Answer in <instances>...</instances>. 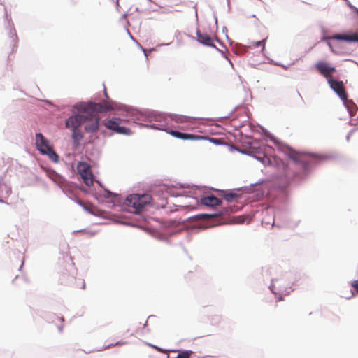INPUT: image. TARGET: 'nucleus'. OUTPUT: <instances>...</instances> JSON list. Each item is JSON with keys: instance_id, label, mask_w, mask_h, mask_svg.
I'll list each match as a JSON object with an SVG mask.
<instances>
[{"instance_id": "1", "label": "nucleus", "mask_w": 358, "mask_h": 358, "mask_svg": "<svg viewBox=\"0 0 358 358\" xmlns=\"http://www.w3.org/2000/svg\"><path fill=\"white\" fill-rule=\"evenodd\" d=\"M74 108L87 116L83 124L85 130L88 133L95 132L99 128L100 117L98 113L107 112L113 109L111 103L107 101L98 103L92 102L77 103Z\"/></svg>"}, {"instance_id": "2", "label": "nucleus", "mask_w": 358, "mask_h": 358, "mask_svg": "<svg viewBox=\"0 0 358 358\" xmlns=\"http://www.w3.org/2000/svg\"><path fill=\"white\" fill-rule=\"evenodd\" d=\"M151 201V196L148 194H133L129 195L124 205L127 207L128 211L133 213H138Z\"/></svg>"}, {"instance_id": "3", "label": "nucleus", "mask_w": 358, "mask_h": 358, "mask_svg": "<svg viewBox=\"0 0 358 358\" xmlns=\"http://www.w3.org/2000/svg\"><path fill=\"white\" fill-rule=\"evenodd\" d=\"M76 114L69 117L66 121V127L72 131V138L74 142L78 143L83 138L80 127L86 121L85 113Z\"/></svg>"}, {"instance_id": "4", "label": "nucleus", "mask_w": 358, "mask_h": 358, "mask_svg": "<svg viewBox=\"0 0 358 358\" xmlns=\"http://www.w3.org/2000/svg\"><path fill=\"white\" fill-rule=\"evenodd\" d=\"M36 145L38 150L43 155H46L54 162L59 161V156L49 145L48 140L38 133L36 134Z\"/></svg>"}, {"instance_id": "5", "label": "nucleus", "mask_w": 358, "mask_h": 358, "mask_svg": "<svg viewBox=\"0 0 358 358\" xmlns=\"http://www.w3.org/2000/svg\"><path fill=\"white\" fill-rule=\"evenodd\" d=\"M122 120L117 117H113L111 119L104 120L103 122V125L108 129L115 133L119 134L129 135L131 131L129 128L122 125Z\"/></svg>"}, {"instance_id": "6", "label": "nucleus", "mask_w": 358, "mask_h": 358, "mask_svg": "<svg viewBox=\"0 0 358 358\" xmlns=\"http://www.w3.org/2000/svg\"><path fill=\"white\" fill-rule=\"evenodd\" d=\"M77 171L86 185L91 186L93 185V174L89 164L84 162H78L77 164Z\"/></svg>"}, {"instance_id": "7", "label": "nucleus", "mask_w": 358, "mask_h": 358, "mask_svg": "<svg viewBox=\"0 0 358 358\" xmlns=\"http://www.w3.org/2000/svg\"><path fill=\"white\" fill-rule=\"evenodd\" d=\"M271 289L278 301H282L284 296H287L290 293V290L285 286V282L279 279L273 280Z\"/></svg>"}, {"instance_id": "8", "label": "nucleus", "mask_w": 358, "mask_h": 358, "mask_svg": "<svg viewBox=\"0 0 358 358\" xmlns=\"http://www.w3.org/2000/svg\"><path fill=\"white\" fill-rule=\"evenodd\" d=\"M315 67L318 73L327 80V82L333 79V74L336 72V69L330 64L324 61H319L315 64Z\"/></svg>"}, {"instance_id": "9", "label": "nucleus", "mask_w": 358, "mask_h": 358, "mask_svg": "<svg viewBox=\"0 0 358 358\" xmlns=\"http://www.w3.org/2000/svg\"><path fill=\"white\" fill-rule=\"evenodd\" d=\"M257 159L260 161L263 164L266 166H272L274 167H285V163L281 159L276 156H267L264 155L262 157H256Z\"/></svg>"}, {"instance_id": "10", "label": "nucleus", "mask_w": 358, "mask_h": 358, "mask_svg": "<svg viewBox=\"0 0 358 358\" xmlns=\"http://www.w3.org/2000/svg\"><path fill=\"white\" fill-rule=\"evenodd\" d=\"M328 83L329 84L331 88L342 100H345L348 98V94L344 87L343 81L331 79L328 81Z\"/></svg>"}, {"instance_id": "11", "label": "nucleus", "mask_w": 358, "mask_h": 358, "mask_svg": "<svg viewBox=\"0 0 358 358\" xmlns=\"http://www.w3.org/2000/svg\"><path fill=\"white\" fill-rule=\"evenodd\" d=\"M167 133L177 138H180L182 140L196 141V140H199V139L203 138V137L201 136L185 134V133H182V132L178 131H174L172 129L168 130Z\"/></svg>"}, {"instance_id": "12", "label": "nucleus", "mask_w": 358, "mask_h": 358, "mask_svg": "<svg viewBox=\"0 0 358 358\" xmlns=\"http://www.w3.org/2000/svg\"><path fill=\"white\" fill-rule=\"evenodd\" d=\"M287 156L297 164H305L304 155L293 149L289 148L286 151Z\"/></svg>"}, {"instance_id": "13", "label": "nucleus", "mask_w": 358, "mask_h": 358, "mask_svg": "<svg viewBox=\"0 0 358 358\" xmlns=\"http://www.w3.org/2000/svg\"><path fill=\"white\" fill-rule=\"evenodd\" d=\"M222 201L213 195L203 196L201 199V203L206 206L215 207L220 206Z\"/></svg>"}, {"instance_id": "14", "label": "nucleus", "mask_w": 358, "mask_h": 358, "mask_svg": "<svg viewBox=\"0 0 358 358\" xmlns=\"http://www.w3.org/2000/svg\"><path fill=\"white\" fill-rule=\"evenodd\" d=\"M327 40H341L346 41H357L358 42V34L354 33L350 35L348 34H334L327 38Z\"/></svg>"}, {"instance_id": "15", "label": "nucleus", "mask_w": 358, "mask_h": 358, "mask_svg": "<svg viewBox=\"0 0 358 358\" xmlns=\"http://www.w3.org/2000/svg\"><path fill=\"white\" fill-rule=\"evenodd\" d=\"M197 40L199 43L210 47H215L212 38L207 34H202L199 31H196Z\"/></svg>"}, {"instance_id": "16", "label": "nucleus", "mask_w": 358, "mask_h": 358, "mask_svg": "<svg viewBox=\"0 0 358 358\" xmlns=\"http://www.w3.org/2000/svg\"><path fill=\"white\" fill-rule=\"evenodd\" d=\"M236 210H237V209H235V206L227 207V208H223L222 210L220 211L217 213H215V214H203V215H201L200 216L203 217L204 218H212V217H215L221 216V215H224V214H229V213L235 212Z\"/></svg>"}, {"instance_id": "17", "label": "nucleus", "mask_w": 358, "mask_h": 358, "mask_svg": "<svg viewBox=\"0 0 358 358\" xmlns=\"http://www.w3.org/2000/svg\"><path fill=\"white\" fill-rule=\"evenodd\" d=\"M343 101L350 116L355 115L358 110L357 105L352 100H348V98Z\"/></svg>"}, {"instance_id": "18", "label": "nucleus", "mask_w": 358, "mask_h": 358, "mask_svg": "<svg viewBox=\"0 0 358 358\" xmlns=\"http://www.w3.org/2000/svg\"><path fill=\"white\" fill-rule=\"evenodd\" d=\"M64 319L62 317H59L57 315H53L52 317V322L55 323L57 325V329L59 331H62V328L64 327Z\"/></svg>"}, {"instance_id": "19", "label": "nucleus", "mask_w": 358, "mask_h": 358, "mask_svg": "<svg viewBox=\"0 0 358 358\" xmlns=\"http://www.w3.org/2000/svg\"><path fill=\"white\" fill-rule=\"evenodd\" d=\"M222 196L228 202H231V201L236 200L238 197V195L236 193L227 192L224 191H222Z\"/></svg>"}, {"instance_id": "20", "label": "nucleus", "mask_w": 358, "mask_h": 358, "mask_svg": "<svg viewBox=\"0 0 358 358\" xmlns=\"http://www.w3.org/2000/svg\"><path fill=\"white\" fill-rule=\"evenodd\" d=\"M266 41V38H264L261 41L252 42L250 45L254 48L262 47V51H264V50L265 49Z\"/></svg>"}, {"instance_id": "21", "label": "nucleus", "mask_w": 358, "mask_h": 358, "mask_svg": "<svg viewBox=\"0 0 358 358\" xmlns=\"http://www.w3.org/2000/svg\"><path fill=\"white\" fill-rule=\"evenodd\" d=\"M194 352L191 350H185L178 354L176 358H191Z\"/></svg>"}, {"instance_id": "22", "label": "nucleus", "mask_w": 358, "mask_h": 358, "mask_svg": "<svg viewBox=\"0 0 358 358\" xmlns=\"http://www.w3.org/2000/svg\"><path fill=\"white\" fill-rule=\"evenodd\" d=\"M173 120L177 123H185L188 122L190 118L185 116H176Z\"/></svg>"}, {"instance_id": "23", "label": "nucleus", "mask_w": 358, "mask_h": 358, "mask_svg": "<svg viewBox=\"0 0 358 358\" xmlns=\"http://www.w3.org/2000/svg\"><path fill=\"white\" fill-rule=\"evenodd\" d=\"M351 285L357 292V293H358V280L352 282Z\"/></svg>"}, {"instance_id": "24", "label": "nucleus", "mask_w": 358, "mask_h": 358, "mask_svg": "<svg viewBox=\"0 0 358 358\" xmlns=\"http://www.w3.org/2000/svg\"><path fill=\"white\" fill-rule=\"evenodd\" d=\"M356 131H357V129H354L351 130V131L349 132V134H348V136H347V141H350V136H352V134H353V133H355Z\"/></svg>"}, {"instance_id": "25", "label": "nucleus", "mask_w": 358, "mask_h": 358, "mask_svg": "<svg viewBox=\"0 0 358 358\" xmlns=\"http://www.w3.org/2000/svg\"><path fill=\"white\" fill-rule=\"evenodd\" d=\"M286 165L285 164V167L283 168L282 166H280V167H278L279 169L282 168L284 171H285L286 169ZM285 173H287V171H285Z\"/></svg>"}, {"instance_id": "26", "label": "nucleus", "mask_w": 358, "mask_h": 358, "mask_svg": "<svg viewBox=\"0 0 358 358\" xmlns=\"http://www.w3.org/2000/svg\"><path fill=\"white\" fill-rule=\"evenodd\" d=\"M155 348H156L158 351L159 352H162V350L159 348H157L156 346H154Z\"/></svg>"}, {"instance_id": "27", "label": "nucleus", "mask_w": 358, "mask_h": 358, "mask_svg": "<svg viewBox=\"0 0 358 358\" xmlns=\"http://www.w3.org/2000/svg\"><path fill=\"white\" fill-rule=\"evenodd\" d=\"M85 282H83V289H85Z\"/></svg>"}, {"instance_id": "28", "label": "nucleus", "mask_w": 358, "mask_h": 358, "mask_svg": "<svg viewBox=\"0 0 358 358\" xmlns=\"http://www.w3.org/2000/svg\"><path fill=\"white\" fill-rule=\"evenodd\" d=\"M328 45L331 48V45L329 42H328Z\"/></svg>"}, {"instance_id": "29", "label": "nucleus", "mask_w": 358, "mask_h": 358, "mask_svg": "<svg viewBox=\"0 0 358 358\" xmlns=\"http://www.w3.org/2000/svg\"><path fill=\"white\" fill-rule=\"evenodd\" d=\"M105 96H106V97H108V94H107V92H106V90H105Z\"/></svg>"}, {"instance_id": "30", "label": "nucleus", "mask_w": 358, "mask_h": 358, "mask_svg": "<svg viewBox=\"0 0 358 358\" xmlns=\"http://www.w3.org/2000/svg\"><path fill=\"white\" fill-rule=\"evenodd\" d=\"M350 122L352 124H354V123H352V120H350Z\"/></svg>"}, {"instance_id": "31", "label": "nucleus", "mask_w": 358, "mask_h": 358, "mask_svg": "<svg viewBox=\"0 0 358 358\" xmlns=\"http://www.w3.org/2000/svg\"><path fill=\"white\" fill-rule=\"evenodd\" d=\"M117 3H118V0H117Z\"/></svg>"}]
</instances>
